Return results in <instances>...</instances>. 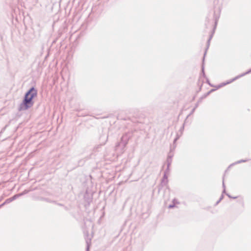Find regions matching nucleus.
Masks as SVG:
<instances>
[{
  "mask_svg": "<svg viewBox=\"0 0 251 251\" xmlns=\"http://www.w3.org/2000/svg\"><path fill=\"white\" fill-rule=\"evenodd\" d=\"M212 36H213V35H212V34H211L209 38V39L207 41V48H206V49L205 50V52H204V56H205V55H206V51H207V49L209 48V45H210V42L211 39L212 38Z\"/></svg>",
  "mask_w": 251,
  "mask_h": 251,
  "instance_id": "3",
  "label": "nucleus"
},
{
  "mask_svg": "<svg viewBox=\"0 0 251 251\" xmlns=\"http://www.w3.org/2000/svg\"><path fill=\"white\" fill-rule=\"evenodd\" d=\"M238 77H236L235 78H234V79H233V80H235V79H236V78H238Z\"/></svg>",
  "mask_w": 251,
  "mask_h": 251,
  "instance_id": "24",
  "label": "nucleus"
},
{
  "mask_svg": "<svg viewBox=\"0 0 251 251\" xmlns=\"http://www.w3.org/2000/svg\"><path fill=\"white\" fill-rule=\"evenodd\" d=\"M168 158H172V156L171 155H169L168 156Z\"/></svg>",
  "mask_w": 251,
  "mask_h": 251,
  "instance_id": "19",
  "label": "nucleus"
},
{
  "mask_svg": "<svg viewBox=\"0 0 251 251\" xmlns=\"http://www.w3.org/2000/svg\"><path fill=\"white\" fill-rule=\"evenodd\" d=\"M18 197V195H14V196H13L12 197H11V199L12 201H14L15 200L17 197Z\"/></svg>",
  "mask_w": 251,
  "mask_h": 251,
  "instance_id": "11",
  "label": "nucleus"
},
{
  "mask_svg": "<svg viewBox=\"0 0 251 251\" xmlns=\"http://www.w3.org/2000/svg\"><path fill=\"white\" fill-rule=\"evenodd\" d=\"M37 96V90L34 87L30 88L25 93L23 101L19 106V111H25L31 108L34 104L33 99Z\"/></svg>",
  "mask_w": 251,
  "mask_h": 251,
  "instance_id": "1",
  "label": "nucleus"
},
{
  "mask_svg": "<svg viewBox=\"0 0 251 251\" xmlns=\"http://www.w3.org/2000/svg\"><path fill=\"white\" fill-rule=\"evenodd\" d=\"M198 105V104H196V106H195V107H196V108L197 107Z\"/></svg>",
  "mask_w": 251,
  "mask_h": 251,
  "instance_id": "23",
  "label": "nucleus"
},
{
  "mask_svg": "<svg viewBox=\"0 0 251 251\" xmlns=\"http://www.w3.org/2000/svg\"><path fill=\"white\" fill-rule=\"evenodd\" d=\"M87 243V248H86V251H89V248H90V245L88 243V241H86Z\"/></svg>",
  "mask_w": 251,
  "mask_h": 251,
  "instance_id": "9",
  "label": "nucleus"
},
{
  "mask_svg": "<svg viewBox=\"0 0 251 251\" xmlns=\"http://www.w3.org/2000/svg\"><path fill=\"white\" fill-rule=\"evenodd\" d=\"M247 161V160H240L236 162V163H240L242 162H245Z\"/></svg>",
  "mask_w": 251,
  "mask_h": 251,
  "instance_id": "12",
  "label": "nucleus"
},
{
  "mask_svg": "<svg viewBox=\"0 0 251 251\" xmlns=\"http://www.w3.org/2000/svg\"><path fill=\"white\" fill-rule=\"evenodd\" d=\"M220 201H219V200L218 201H217L216 202V204H218L220 202Z\"/></svg>",
  "mask_w": 251,
  "mask_h": 251,
  "instance_id": "21",
  "label": "nucleus"
},
{
  "mask_svg": "<svg viewBox=\"0 0 251 251\" xmlns=\"http://www.w3.org/2000/svg\"><path fill=\"white\" fill-rule=\"evenodd\" d=\"M12 201H13L12 200L11 198H10L6 199L4 202H5V203L7 204V203H9L12 202Z\"/></svg>",
  "mask_w": 251,
  "mask_h": 251,
  "instance_id": "5",
  "label": "nucleus"
},
{
  "mask_svg": "<svg viewBox=\"0 0 251 251\" xmlns=\"http://www.w3.org/2000/svg\"><path fill=\"white\" fill-rule=\"evenodd\" d=\"M224 198L223 195H222L219 199V201H221Z\"/></svg>",
  "mask_w": 251,
  "mask_h": 251,
  "instance_id": "18",
  "label": "nucleus"
},
{
  "mask_svg": "<svg viewBox=\"0 0 251 251\" xmlns=\"http://www.w3.org/2000/svg\"><path fill=\"white\" fill-rule=\"evenodd\" d=\"M172 162V158H167V163L168 168L170 167V166L171 165Z\"/></svg>",
  "mask_w": 251,
  "mask_h": 251,
  "instance_id": "4",
  "label": "nucleus"
},
{
  "mask_svg": "<svg viewBox=\"0 0 251 251\" xmlns=\"http://www.w3.org/2000/svg\"><path fill=\"white\" fill-rule=\"evenodd\" d=\"M195 109H196V107H194V108L193 109V110H192V111L191 113L194 112Z\"/></svg>",
  "mask_w": 251,
  "mask_h": 251,
  "instance_id": "20",
  "label": "nucleus"
},
{
  "mask_svg": "<svg viewBox=\"0 0 251 251\" xmlns=\"http://www.w3.org/2000/svg\"><path fill=\"white\" fill-rule=\"evenodd\" d=\"M224 178H223V187L224 188V190H223V193H226V186H225V183H224Z\"/></svg>",
  "mask_w": 251,
  "mask_h": 251,
  "instance_id": "7",
  "label": "nucleus"
},
{
  "mask_svg": "<svg viewBox=\"0 0 251 251\" xmlns=\"http://www.w3.org/2000/svg\"><path fill=\"white\" fill-rule=\"evenodd\" d=\"M165 172H166V174H169V172H170L169 168L167 167Z\"/></svg>",
  "mask_w": 251,
  "mask_h": 251,
  "instance_id": "13",
  "label": "nucleus"
},
{
  "mask_svg": "<svg viewBox=\"0 0 251 251\" xmlns=\"http://www.w3.org/2000/svg\"><path fill=\"white\" fill-rule=\"evenodd\" d=\"M204 57H205V56L204 55L203 58V61H202L203 62H204ZM201 71H202V73L203 75H204L205 74H204V72L203 64H202V66Z\"/></svg>",
  "mask_w": 251,
  "mask_h": 251,
  "instance_id": "8",
  "label": "nucleus"
},
{
  "mask_svg": "<svg viewBox=\"0 0 251 251\" xmlns=\"http://www.w3.org/2000/svg\"><path fill=\"white\" fill-rule=\"evenodd\" d=\"M226 195L230 198H233V199H236L237 197H232L230 195H229L228 194H226Z\"/></svg>",
  "mask_w": 251,
  "mask_h": 251,
  "instance_id": "16",
  "label": "nucleus"
},
{
  "mask_svg": "<svg viewBox=\"0 0 251 251\" xmlns=\"http://www.w3.org/2000/svg\"><path fill=\"white\" fill-rule=\"evenodd\" d=\"M251 72V69L249 70L248 72H246L245 73L241 75L240 76H243V75H245L248 74L250 73Z\"/></svg>",
  "mask_w": 251,
  "mask_h": 251,
  "instance_id": "10",
  "label": "nucleus"
},
{
  "mask_svg": "<svg viewBox=\"0 0 251 251\" xmlns=\"http://www.w3.org/2000/svg\"><path fill=\"white\" fill-rule=\"evenodd\" d=\"M175 204H170V205H169L168 207H169V208H172L174 207H175Z\"/></svg>",
  "mask_w": 251,
  "mask_h": 251,
  "instance_id": "14",
  "label": "nucleus"
},
{
  "mask_svg": "<svg viewBox=\"0 0 251 251\" xmlns=\"http://www.w3.org/2000/svg\"><path fill=\"white\" fill-rule=\"evenodd\" d=\"M129 138V137L127 134H125L123 135V136L121 137V141L117 143L116 146V148H117L119 147H122V148L124 149L127 144Z\"/></svg>",
  "mask_w": 251,
  "mask_h": 251,
  "instance_id": "2",
  "label": "nucleus"
},
{
  "mask_svg": "<svg viewBox=\"0 0 251 251\" xmlns=\"http://www.w3.org/2000/svg\"><path fill=\"white\" fill-rule=\"evenodd\" d=\"M168 174H166V172H164V176H163V181L164 179H167V178H168Z\"/></svg>",
  "mask_w": 251,
  "mask_h": 251,
  "instance_id": "6",
  "label": "nucleus"
},
{
  "mask_svg": "<svg viewBox=\"0 0 251 251\" xmlns=\"http://www.w3.org/2000/svg\"><path fill=\"white\" fill-rule=\"evenodd\" d=\"M179 137L178 136H177V137L174 139V144H175L177 140Z\"/></svg>",
  "mask_w": 251,
  "mask_h": 251,
  "instance_id": "15",
  "label": "nucleus"
},
{
  "mask_svg": "<svg viewBox=\"0 0 251 251\" xmlns=\"http://www.w3.org/2000/svg\"><path fill=\"white\" fill-rule=\"evenodd\" d=\"M5 204H6V203H5V202H4L3 203L0 205V208L4 206Z\"/></svg>",
  "mask_w": 251,
  "mask_h": 251,
  "instance_id": "17",
  "label": "nucleus"
},
{
  "mask_svg": "<svg viewBox=\"0 0 251 251\" xmlns=\"http://www.w3.org/2000/svg\"><path fill=\"white\" fill-rule=\"evenodd\" d=\"M207 82L209 84H210L209 81V80H208V79L207 80Z\"/></svg>",
  "mask_w": 251,
  "mask_h": 251,
  "instance_id": "22",
  "label": "nucleus"
}]
</instances>
